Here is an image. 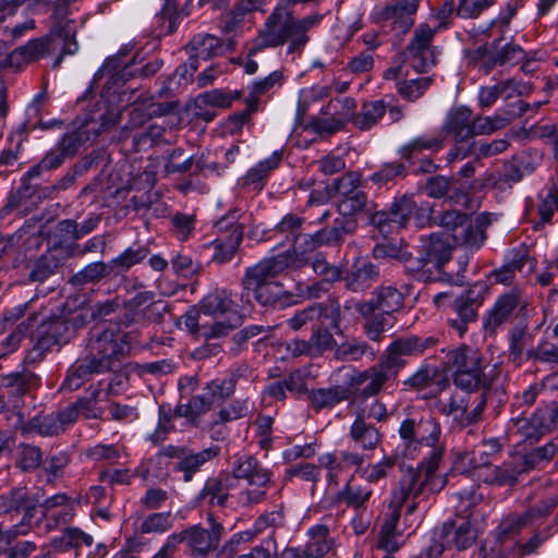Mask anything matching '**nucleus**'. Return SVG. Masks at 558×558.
<instances>
[{"label": "nucleus", "instance_id": "nucleus-1", "mask_svg": "<svg viewBox=\"0 0 558 558\" xmlns=\"http://www.w3.org/2000/svg\"><path fill=\"white\" fill-rule=\"evenodd\" d=\"M299 0H280L266 17L254 39L252 51L278 48L287 44V56L300 57L311 38L308 32L319 25L324 16L319 13L295 17L290 7Z\"/></svg>", "mask_w": 558, "mask_h": 558}, {"label": "nucleus", "instance_id": "nucleus-2", "mask_svg": "<svg viewBox=\"0 0 558 558\" xmlns=\"http://www.w3.org/2000/svg\"><path fill=\"white\" fill-rule=\"evenodd\" d=\"M288 270L287 259L283 256H271L259 260L246 268L241 284L243 293L241 301L250 304V293L263 306H272L291 296L276 278Z\"/></svg>", "mask_w": 558, "mask_h": 558}, {"label": "nucleus", "instance_id": "nucleus-3", "mask_svg": "<svg viewBox=\"0 0 558 558\" xmlns=\"http://www.w3.org/2000/svg\"><path fill=\"white\" fill-rule=\"evenodd\" d=\"M75 33V26L70 22L54 26L48 35L31 39L25 45L15 48L4 58L3 64L19 71L59 51L54 62V66H58L64 54H73L77 51Z\"/></svg>", "mask_w": 558, "mask_h": 558}, {"label": "nucleus", "instance_id": "nucleus-4", "mask_svg": "<svg viewBox=\"0 0 558 558\" xmlns=\"http://www.w3.org/2000/svg\"><path fill=\"white\" fill-rule=\"evenodd\" d=\"M447 367L452 371L453 384L468 392L490 390L497 380L496 367L485 364L482 353L462 344L447 353Z\"/></svg>", "mask_w": 558, "mask_h": 558}, {"label": "nucleus", "instance_id": "nucleus-5", "mask_svg": "<svg viewBox=\"0 0 558 558\" xmlns=\"http://www.w3.org/2000/svg\"><path fill=\"white\" fill-rule=\"evenodd\" d=\"M439 468V452L428 456L417 468H407L399 480L398 487L392 493V505L403 506L407 500L412 502L408 506L407 513H413L417 508L416 499L426 489L436 492L445 486V481H438L436 471Z\"/></svg>", "mask_w": 558, "mask_h": 558}, {"label": "nucleus", "instance_id": "nucleus-6", "mask_svg": "<svg viewBox=\"0 0 558 558\" xmlns=\"http://www.w3.org/2000/svg\"><path fill=\"white\" fill-rule=\"evenodd\" d=\"M485 293L486 284L477 282L460 295H454L452 291L439 292L434 295L433 301L437 307H440L445 306L448 300L454 299L452 308L458 317L449 319V325L462 337L468 330V324L475 322Z\"/></svg>", "mask_w": 558, "mask_h": 558}, {"label": "nucleus", "instance_id": "nucleus-7", "mask_svg": "<svg viewBox=\"0 0 558 558\" xmlns=\"http://www.w3.org/2000/svg\"><path fill=\"white\" fill-rule=\"evenodd\" d=\"M97 109L89 112L84 125L71 133H66L58 143V148L66 157H73L82 143L88 140V134L98 136L100 133L112 129L120 121V112L113 108L101 107L100 102L96 105Z\"/></svg>", "mask_w": 558, "mask_h": 558}, {"label": "nucleus", "instance_id": "nucleus-8", "mask_svg": "<svg viewBox=\"0 0 558 558\" xmlns=\"http://www.w3.org/2000/svg\"><path fill=\"white\" fill-rule=\"evenodd\" d=\"M439 31L440 27H432L426 23L414 28L402 57L404 62L416 72L425 73L436 65L439 51L433 41Z\"/></svg>", "mask_w": 558, "mask_h": 558}, {"label": "nucleus", "instance_id": "nucleus-9", "mask_svg": "<svg viewBox=\"0 0 558 558\" xmlns=\"http://www.w3.org/2000/svg\"><path fill=\"white\" fill-rule=\"evenodd\" d=\"M398 376L379 359V361L363 369L355 371L348 381L353 391L354 400H368L384 391Z\"/></svg>", "mask_w": 558, "mask_h": 558}, {"label": "nucleus", "instance_id": "nucleus-10", "mask_svg": "<svg viewBox=\"0 0 558 558\" xmlns=\"http://www.w3.org/2000/svg\"><path fill=\"white\" fill-rule=\"evenodd\" d=\"M124 355V348L114 332L106 329L92 335L85 357L92 362L97 373H104L118 367Z\"/></svg>", "mask_w": 558, "mask_h": 558}, {"label": "nucleus", "instance_id": "nucleus-11", "mask_svg": "<svg viewBox=\"0 0 558 558\" xmlns=\"http://www.w3.org/2000/svg\"><path fill=\"white\" fill-rule=\"evenodd\" d=\"M438 342L435 337L409 336L395 339L380 360L397 375L408 365L407 357L420 356Z\"/></svg>", "mask_w": 558, "mask_h": 558}, {"label": "nucleus", "instance_id": "nucleus-12", "mask_svg": "<svg viewBox=\"0 0 558 558\" xmlns=\"http://www.w3.org/2000/svg\"><path fill=\"white\" fill-rule=\"evenodd\" d=\"M504 38L494 39L488 45L474 49L470 57L478 64L485 74L496 66L515 64L524 58V50L517 44L508 41L502 44Z\"/></svg>", "mask_w": 558, "mask_h": 558}, {"label": "nucleus", "instance_id": "nucleus-13", "mask_svg": "<svg viewBox=\"0 0 558 558\" xmlns=\"http://www.w3.org/2000/svg\"><path fill=\"white\" fill-rule=\"evenodd\" d=\"M433 223L451 232L457 245L468 250H478L483 245V235L480 230L472 228V221L466 214L458 210H447L432 218Z\"/></svg>", "mask_w": 558, "mask_h": 558}, {"label": "nucleus", "instance_id": "nucleus-14", "mask_svg": "<svg viewBox=\"0 0 558 558\" xmlns=\"http://www.w3.org/2000/svg\"><path fill=\"white\" fill-rule=\"evenodd\" d=\"M415 210L414 199L404 195L396 199L388 211L375 210L369 217V222L386 238L407 227Z\"/></svg>", "mask_w": 558, "mask_h": 558}, {"label": "nucleus", "instance_id": "nucleus-15", "mask_svg": "<svg viewBox=\"0 0 558 558\" xmlns=\"http://www.w3.org/2000/svg\"><path fill=\"white\" fill-rule=\"evenodd\" d=\"M323 320H328V327L338 329L341 322V307L336 299H328L324 303H314L298 311L287 320L288 326L298 331L303 327L318 325Z\"/></svg>", "mask_w": 558, "mask_h": 558}, {"label": "nucleus", "instance_id": "nucleus-16", "mask_svg": "<svg viewBox=\"0 0 558 558\" xmlns=\"http://www.w3.org/2000/svg\"><path fill=\"white\" fill-rule=\"evenodd\" d=\"M222 531L220 523L213 522L210 529L194 525L175 535L182 537V543H186L193 558H207L216 555Z\"/></svg>", "mask_w": 558, "mask_h": 558}, {"label": "nucleus", "instance_id": "nucleus-17", "mask_svg": "<svg viewBox=\"0 0 558 558\" xmlns=\"http://www.w3.org/2000/svg\"><path fill=\"white\" fill-rule=\"evenodd\" d=\"M235 221V214H232L217 222L216 227L219 230H227V233L208 244V248L213 251L211 260L214 263L226 264L234 257L243 238V228Z\"/></svg>", "mask_w": 558, "mask_h": 558}, {"label": "nucleus", "instance_id": "nucleus-18", "mask_svg": "<svg viewBox=\"0 0 558 558\" xmlns=\"http://www.w3.org/2000/svg\"><path fill=\"white\" fill-rule=\"evenodd\" d=\"M403 294L392 286H383L372 292V298L363 303H355V310L364 317L381 312L391 316L403 307Z\"/></svg>", "mask_w": 558, "mask_h": 558}, {"label": "nucleus", "instance_id": "nucleus-19", "mask_svg": "<svg viewBox=\"0 0 558 558\" xmlns=\"http://www.w3.org/2000/svg\"><path fill=\"white\" fill-rule=\"evenodd\" d=\"M8 420L14 429H19L23 436L38 434L44 437L54 436L62 433L61 424L56 413L36 415L26 420L21 411L12 412Z\"/></svg>", "mask_w": 558, "mask_h": 558}, {"label": "nucleus", "instance_id": "nucleus-20", "mask_svg": "<svg viewBox=\"0 0 558 558\" xmlns=\"http://www.w3.org/2000/svg\"><path fill=\"white\" fill-rule=\"evenodd\" d=\"M418 7L420 0H398L386 5L378 16L381 21L388 22L391 29L403 35L413 27Z\"/></svg>", "mask_w": 558, "mask_h": 558}, {"label": "nucleus", "instance_id": "nucleus-21", "mask_svg": "<svg viewBox=\"0 0 558 558\" xmlns=\"http://www.w3.org/2000/svg\"><path fill=\"white\" fill-rule=\"evenodd\" d=\"M69 324L62 317L44 320L34 333V351L40 356L53 345L66 340Z\"/></svg>", "mask_w": 558, "mask_h": 558}, {"label": "nucleus", "instance_id": "nucleus-22", "mask_svg": "<svg viewBox=\"0 0 558 558\" xmlns=\"http://www.w3.org/2000/svg\"><path fill=\"white\" fill-rule=\"evenodd\" d=\"M439 133L452 135L457 143H468L474 137L472 110L465 106L451 108Z\"/></svg>", "mask_w": 558, "mask_h": 558}, {"label": "nucleus", "instance_id": "nucleus-23", "mask_svg": "<svg viewBox=\"0 0 558 558\" xmlns=\"http://www.w3.org/2000/svg\"><path fill=\"white\" fill-rule=\"evenodd\" d=\"M190 51L189 66L191 71L197 70V60H207L223 54L228 47L216 36L210 34L195 35L187 45Z\"/></svg>", "mask_w": 558, "mask_h": 558}, {"label": "nucleus", "instance_id": "nucleus-24", "mask_svg": "<svg viewBox=\"0 0 558 558\" xmlns=\"http://www.w3.org/2000/svg\"><path fill=\"white\" fill-rule=\"evenodd\" d=\"M41 507L49 529L68 524L75 515L74 502L65 494H57L45 499Z\"/></svg>", "mask_w": 558, "mask_h": 558}, {"label": "nucleus", "instance_id": "nucleus-25", "mask_svg": "<svg viewBox=\"0 0 558 558\" xmlns=\"http://www.w3.org/2000/svg\"><path fill=\"white\" fill-rule=\"evenodd\" d=\"M292 242L293 246L291 250L282 252L277 256L286 257L288 269L295 270L311 263L313 258H311L310 254L320 245H324V243H320V239L318 238V231L314 234L301 233Z\"/></svg>", "mask_w": 558, "mask_h": 558}, {"label": "nucleus", "instance_id": "nucleus-26", "mask_svg": "<svg viewBox=\"0 0 558 558\" xmlns=\"http://www.w3.org/2000/svg\"><path fill=\"white\" fill-rule=\"evenodd\" d=\"M506 116L495 114L493 117H476L473 119V131L475 135L492 134L507 126L513 119L527 111L529 105L523 101H517L509 106Z\"/></svg>", "mask_w": 558, "mask_h": 558}, {"label": "nucleus", "instance_id": "nucleus-27", "mask_svg": "<svg viewBox=\"0 0 558 558\" xmlns=\"http://www.w3.org/2000/svg\"><path fill=\"white\" fill-rule=\"evenodd\" d=\"M233 485V478L229 473H219L217 476L207 478L197 499L209 506L226 507Z\"/></svg>", "mask_w": 558, "mask_h": 558}, {"label": "nucleus", "instance_id": "nucleus-28", "mask_svg": "<svg viewBox=\"0 0 558 558\" xmlns=\"http://www.w3.org/2000/svg\"><path fill=\"white\" fill-rule=\"evenodd\" d=\"M521 473L514 458L501 465L489 464L473 474L478 481L496 486H512L518 483Z\"/></svg>", "mask_w": 558, "mask_h": 558}, {"label": "nucleus", "instance_id": "nucleus-29", "mask_svg": "<svg viewBox=\"0 0 558 558\" xmlns=\"http://www.w3.org/2000/svg\"><path fill=\"white\" fill-rule=\"evenodd\" d=\"M220 454L219 446H210L198 452H194L187 447L182 460L177 461L173 470L183 474V481L190 482L193 476L201 471L202 466L207 462L214 460Z\"/></svg>", "mask_w": 558, "mask_h": 558}, {"label": "nucleus", "instance_id": "nucleus-30", "mask_svg": "<svg viewBox=\"0 0 558 558\" xmlns=\"http://www.w3.org/2000/svg\"><path fill=\"white\" fill-rule=\"evenodd\" d=\"M0 386L9 397L20 398L31 393L40 386V377L34 372L23 368L0 377Z\"/></svg>", "mask_w": 558, "mask_h": 558}, {"label": "nucleus", "instance_id": "nucleus-31", "mask_svg": "<svg viewBox=\"0 0 558 558\" xmlns=\"http://www.w3.org/2000/svg\"><path fill=\"white\" fill-rule=\"evenodd\" d=\"M379 268L371 262L356 259L344 277L345 288L352 292H363L379 279Z\"/></svg>", "mask_w": 558, "mask_h": 558}, {"label": "nucleus", "instance_id": "nucleus-32", "mask_svg": "<svg viewBox=\"0 0 558 558\" xmlns=\"http://www.w3.org/2000/svg\"><path fill=\"white\" fill-rule=\"evenodd\" d=\"M308 398L312 407L319 411L322 409H331L335 405L350 401L352 403L353 391L350 386H331L329 388H318L310 391Z\"/></svg>", "mask_w": 558, "mask_h": 558}, {"label": "nucleus", "instance_id": "nucleus-33", "mask_svg": "<svg viewBox=\"0 0 558 558\" xmlns=\"http://www.w3.org/2000/svg\"><path fill=\"white\" fill-rule=\"evenodd\" d=\"M519 302L520 298L515 292L499 296L485 319V329L489 332H495L499 326L509 320L514 310L519 306Z\"/></svg>", "mask_w": 558, "mask_h": 558}, {"label": "nucleus", "instance_id": "nucleus-34", "mask_svg": "<svg viewBox=\"0 0 558 558\" xmlns=\"http://www.w3.org/2000/svg\"><path fill=\"white\" fill-rule=\"evenodd\" d=\"M349 438L354 446L363 451H373L381 442V433L369 422L353 420L349 428Z\"/></svg>", "mask_w": 558, "mask_h": 558}, {"label": "nucleus", "instance_id": "nucleus-35", "mask_svg": "<svg viewBox=\"0 0 558 558\" xmlns=\"http://www.w3.org/2000/svg\"><path fill=\"white\" fill-rule=\"evenodd\" d=\"M441 426L439 422L430 414L421 415V424L418 428V449L422 446L432 448L429 456L439 452V462L445 452V446L440 441Z\"/></svg>", "mask_w": 558, "mask_h": 558}, {"label": "nucleus", "instance_id": "nucleus-36", "mask_svg": "<svg viewBox=\"0 0 558 558\" xmlns=\"http://www.w3.org/2000/svg\"><path fill=\"white\" fill-rule=\"evenodd\" d=\"M422 255L429 266L428 270L432 268L441 270L451 258V246L440 235L432 234L423 243Z\"/></svg>", "mask_w": 558, "mask_h": 558}, {"label": "nucleus", "instance_id": "nucleus-37", "mask_svg": "<svg viewBox=\"0 0 558 558\" xmlns=\"http://www.w3.org/2000/svg\"><path fill=\"white\" fill-rule=\"evenodd\" d=\"M445 147V134L421 135L412 138L399 148V155L405 160H411L424 151L438 153Z\"/></svg>", "mask_w": 558, "mask_h": 558}, {"label": "nucleus", "instance_id": "nucleus-38", "mask_svg": "<svg viewBox=\"0 0 558 558\" xmlns=\"http://www.w3.org/2000/svg\"><path fill=\"white\" fill-rule=\"evenodd\" d=\"M272 472L266 468L257 458L254 456H239L235 458L231 473H229L233 482L235 480H243L246 483L255 481L258 477L271 474Z\"/></svg>", "mask_w": 558, "mask_h": 558}, {"label": "nucleus", "instance_id": "nucleus-39", "mask_svg": "<svg viewBox=\"0 0 558 558\" xmlns=\"http://www.w3.org/2000/svg\"><path fill=\"white\" fill-rule=\"evenodd\" d=\"M308 539L303 546L306 558H324L332 548V538L326 525H315L307 532Z\"/></svg>", "mask_w": 558, "mask_h": 558}, {"label": "nucleus", "instance_id": "nucleus-40", "mask_svg": "<svg viewBox=\"0 0 558 558\" xmlns=\"http://www.w3.org/2000/svg\"><path fill=\"white\" fill-rule=\"evenodd\" d=\"M64 257L58 250L49 251L37 258L31 266L28 278L32 282H43L53 275L63 264Z\"/></svg>", "mask_w": 558, "mask_h": 558}, {"label": "nucleus", "instance_id": "nucleus-41", "mask_svg": "<svg viewBox=\"0 0 558 558\" xmlns=\"http://www.w3.org/2000/svg\"><path fill=\"white\" fill-rule=\"evenodd\" d=\"M557 452V445L554 441L545 446L532 449L522 456L514 457L520 473H527L531 470L539 468L543 463L548 462Z\"/></svg>", "mask_w": 558, "mask_h": 558}, {"label": "nucleus", "instance_id": "nucleus-42", "mask_svg": "<svg viewBox=\"0 0 558 558\" xmlns=\"http://www.w3.org/2000/svg\"><path fill=\"white\" fill-rule=\"evenodd\" d=\"M113 272L111 263L102 260L87 264L83 269L74 274L69 282L74 287H84L86 284H96L104 278L109 277Z\"/></svg>", "mask_w": 558, "mask_h": 558}, {"label": "nucleus", "instance_id": "nucleus-43", "mask_svg": "<svg viewBox=\"0 0 558 558\" xmlns=\"http://www.w3.org/2000/svg\"><path fill=\"white\" fill-rule=\"evenodd\" d=\"M356 229V220L342 214L333 220L331 227L318 231V238L324 245H337L341 243L347 234Z\"/></svg>", "mask_w": 558, "mask_h": 558}, {"label": "nucleus", "instance_id": "nucleus-44", "mask_svg": "<svg viewBox=\"0 0 558 558\" xmlns=\"http://www.w3.org/2000/svg\"><path fill=\"white\" fill-rule=\"evenodd\" d=\"M272 485V473L262 477L257 476L255 481L246 483V487L240 492L239 502L243 507H252L263 502Z\"/></svg>", "mask_w": 558, "mask_h": 558}, {"label": "nucleus", "instance_id": "nucleus-45", "mask_svg": "<svg viewBox=\"0 0 558 558\" xmlns=\"http://www.w3.org/2000/svg\"><path fill=\"white\" fill-rule=\"evenodd\" d=\"M94 374H98L95 366L86 357L78 359L69 369L61 389L75 391L80 389Z\"/></svg>", "mask_w": 558, "mask_h": 558}, {"label": "nucleus", "instance_id": "nucleus-46", "mask_svg": "<svg viewBox=\"0 0 558 558\" xmlns=\"http://www.w3.org/2000/svg\"><path fill=\"white\" fill-rule=\"evenodd\" d=\"M211 398L205 395L192 397L187 403H179L174 409V415L185 417L191 424L197 425L198 418L207 413L213 405Z\"/></svg>", "mask_w": 558, "mask_h": 558}, {"label": "nucleus", "instance_id": "nucleus-47", "mask_svg": "<svg viewBox=\"0 0 558 558\" xmlns=\"http://www.w3.org/2000/svg\"><path fill=\"white\" fill-rule=\"evenodd\" d=\"M199 308L204 315L232 312L234 310L232 293L226 289H216L202 300Z\"/></svg>", "mask_w": 558, "mask_h": 558}, {"label": "nucleus", "instance_id": "nucleus-48", "mask_svg": "<svg viewBox=\"0 0 558 558\" xmlns=\"http://www.w3.org/2000/svg\"><path fill=\"white\" fill-rule=\"evenodd\" d=\"M421 424L420 416H411L403 420L399 427V436L404 442L403 454L407 458L414 459L418 454V428Z\"/></svg>", "mask_w": 558, "mask_h": 558}, {"label": "nucleus", "instance_id": "nucleus-49", "mask_svg": "<svg viewBox=\"0 0 558 558\" xmlns=\"http://www.w3.org/2000/svg\"><path fill=\"white\" fill-rule=\"evenodd\" d=\"M263 0H240L222 16V28L232 32L241 25L246 14L260 9Z\"/></svg>", "mask_w": 558, "mask_h": 558}, {"label": "nucleus", "instance_id": "nucleus-50", "mask_svg": "<svg viewBox=\"0 0 558 558\" xmlns=\"http://www.w3.org/2000/svg\"><path fill=\"white\" fill-rule=\"evenodd\" d=\"M354 418L367 422L368 420L376 422H386L389 418L387 405L379 399L354 400Z\"/></svg>", "mask_w": 558, "mask_h": 558}, {"label": "nucleus", "instance_id": "nucleus-51", "mask_svg": "<svg viewBox=\"0 0 558 558\" xmlns=\"http://www.w3.org/2000/svg\"><path fill=\"white\" fill-rule=\"evenodd\" d=\"M32 506V500L25 487H15L0 495V514L29 510Z\"/></svg>", "mask_w": 558, "mask_h": 558}, {"label": "nucleus", "instance_id": "nucleus-52", "mask_svg": "<svg viewBox=\"0 0 558 558\" xmlns=\"http://www.w3.org/2000/svg\"><path fill=\"white\" fill-rule=\"evenodd\" d=\"M43 463V451L38 446L22 442L15 452V466L22 472H32Z\"/></svg>", "mask_w": 558, "mask_h": 558}, {"label": "nucleus", "instance_id": "nucleus-53", "mask_svg": "<svg viewBox=\"0 0 558 558\" xmlns=\"http://www.w3.org/2000/svg\"><path fill=\"white\" fill-rule=\"evenodd\" d=\"M351 481L352 478L338 492L337 500L356 510L362 509L369 500L373 492L367 487L353 485Z\"/></svg>", "mask_w": 558, "mask_h": 558}, {"label": "nucleus", "instance_id": "nucleus-54", "mask_svg": "<svg viewBox=\"0 0 558 558\" xmlns=\"http://www.w3.org/2000/svg\"><path fill=\"white\" fill-rule=\"evenodd\" d=\"M438 376V368L430 364H422L412 375L402 380L403 391L423 390L428 388Z\"/></svg>", "mask_w": 558, "mask_h": 558}, {"label": "nucleus", "instance_id": "nucleus-55", "mask_svg": "<svg viewBox=\"0 0 558 558\" xmlns=\"http://www.w3.org/2000/svg\"><path fill=\"white\" fill-rule=\"evenodd\" d=\"M385 112L386 104L384 100L365 102L361 112L354 117V124L361 130H368L384 117Z\"/></svg>", "mask_w": 558, "mask_h": 558}, {"label": "nucleus", "instance_id": "nucleus-56", "mask_svg": "<svg viewBox=\"0 0 558 558\" xmlns=\"http://www.w3.org/2000/svg\"><path fill=\"white\" fill-rule=\"evenodd\" d=\"M286 523L287 520L283 505H279L276 510L265 512L259 515L255 521L254 527L257 533H263L267 530H270V538H272V535L276 533V531L283 529ZM269 542H271L276 547V542L274 539H270Z\"/></svg>", "mask_w": 558, "mask_h": 558}, {"label": "nucleus", "instance_id": "nucleus-57", "mask_svg": "<svg viewBox=\"0 0 558 558\" xmlns=\"http://www.w3.org/2000/svg\"><path fill=\"white\" fill-rule=\"evenodd\" d=\"M149 250L145 245L129 247L120 255L110 260L113 271H128L133 266L141 264L147 256Z\"/></svg>", "mask_w": 558, "mask_h": 558}, {"label": "nucleus", "instance_id": "nucleus-58", "mask_svg": "<svg viewBox=\"0 0 558 558\" xmlns=\"http://www.w3.org/2000/svg\"><path fill=\"white\" fill-rule=\"evenodd\" d=\"M282 158V153L276 150L272 153L270 157L265 159L264 161L258 162L254 168H252L244 178V184L256 185V189H260L262 181L268 175V173L276 169Z\"/></svg>", "mask_w": 558, "mask_h": 558}, {"label": "nucleus", "instance_id": "nucleus-59", "mask_svg": "<svg viewBox=\"0 0 558 558\" xmlns=\"http://www.w3.org/2000/svg\"><path fill=\"white\" fill-rule=\"evenodd\" d=\"M432 83L433 78L430 76L403 80L397 82V90L403 99L415 101L426 93Z\"/></svg>", "mask_w": 558, "mask_h": 558}, {"label": "nucleus", "instance_id": "nucleus-60", "mask_svg": "<svg viewBox=\"0 0 558 558\" xmlns=\"http://www.w3.org/2000/svg\"><path fill=\"white\" fill-rule=\"evenodd\" d=\"M172 109L170 104H151L148 107V112L145 113L143 109L136 107L132 110L128 124L124 126V132L128 130L135 131L141 130L145 124L148 117L153 116H166Z\"/></svg>", "mask_w": 558, "mask_h": 558}, {"label": "nucleus", "instance_id": "nucleus-61", "mask_svg": "<svg viewBox=\"0 0 558 558\" xmlns=\"http://www.w3.org/2000/svg\"><path fill=\"white\" fill-rule=\"evenodd\" d=\"M172 514L168 512H154L148 514L141 525L137 527V532L141 534H162L172 527Z\"/></svg>", "mask_w": 558, "mask_h": 558}, {"label": "nucleus", "instance_id": "nucleus-62", "mask_svg": "<svg viewBox=\"0 0 558 558\" xmlns=\"http://www.w3.org/2000/svg\"><path fill=\"white\" fill-rule=\"evenodd\" d=\"M373 257L375 259H395L399 263L408 262L410 252L408 251V245L402 241L400 243L384 242L374 246Z\"/></svg>", "mask_w": 558, "mask_h": 558}, {"label": "nucleus", "instance_id": "nucleus-63", "mask_svg": "<svg viewBox=\"0 0 558 558\" xmlns=\"http://www.w3.org/2000/svg\"><path fill=\"white\" fill-rule=\"evenodd\" d=\"M531 417L543 435L550 433L558 424V403L551 402L538 408Z\"/></svg>", "mask_w": 558, "mask_h": 558}, {"label": "nucleus", "instance_id": "nucleus-64", "mask_svg": "<svg viewBox=\"0 0 558 558\" xmlns=\"http://www.w3.org/2000/svg\"><path fill=\"white\" fill-rule=\"evenodd\" d=\"M558 507V495L548 496L543 499H539L534 505H531L525 511L524 514L530 521L531 525L543 521L548 518L554 510Z\"/></svg>", "mask_w": 558, "mask_h": 558}]
</instances>
